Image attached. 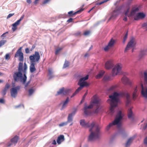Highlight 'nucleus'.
I'll return each instance as SVG.
<instances>
[{
  "label": "nucleus",
  "mask_w": 147,
  "mask_h": 147,
  "mask_svg": "<svg viewBox=\"0 0 147 147\" xmlns=\"http://www.w3.org/2000/svg\"><path fill=\"white\" fill-rule=\"evenodd\" d=\"M119 97H125L126 98V105L127 106L130 103V96L128 93L124 92H114L113 94L109 95V98L108 100V102L111 106L109 114L111 116L114 115L115 113V108L117 107L118 103L120 102Z\"/></svg>",
  "instance_id": "f257e3e1"
},
{
  "label": "nucleus",
  "mask_w": 147,
  "mask_h": 147,
  "mask_svg": "<svg viewBox=\"0 0 147 147\" xmlns=\"http://www.w3.org/2000/svg\"><path fill=\"white\" fill-rule=\"evenodd\" d=\"M80 124L82 126L85 128H90V134L88 136V140L92 142L100 138L101 128L98 124L94 121L90 123L89 122H86L84 119H81L80 121Z\"/></svg>",
  "instance_id": "f03ea898"
},
{
  "label": "nucleus",
  "mask_w": 147,
  "mask_h": 147,
  "mask_svg": "<svg viewBox=\"0 0 147 147\" xmlns=\"http://www.w3.org/2000/svg\"><path fill=\"white\" fill-rule=\"evenodd\" d=\"M123 114L121 111H119L116 115L114 120L110 123L106 127L107 131H108L111 127L113 125H116L119 129V133L120 134L124 135L125 134V130L121 127V121L123 119Z\"/></svg>",
  "instance_id": "7ed1b4c3"
},
{
  "label": "nucleus",
  "mask_w": 147,
  "mask_h": 147,
  "mask_svg": "<svg viewBox=\"0 0 147 147\" xmlns=\"http://www.w3.org/2000/svg\"><path fill=\"white\" fill-rule=\"evenodd\" d=\"M100 100L99 98L95 97L93 100L91 104L89 106L85 105L84 108V114L88 115L91 113L90 109L94 107H95V109L94 110V112L96 113H98L100 110Z\"/></svg>",
  "instance_id": "20e7f679"
},
{
  "label": "nucleus",
  "mask_w": 147,
  "mask_h": 147,
  "mask_svg": "<svg viewBox=\"0 0 147 147\" xmlns=\"http://www.w3.org/2000/svg\"><path fill=\"white\" fill-rule=\"evenodd\" d=\"M13 76L14 81L16 82H18L20 80L23 84H25L26 81L27 76L26 79H24V74L21 72L18 71L14 72Z\"/></svg>",
  "instance_id": "39448f33"
},
{
  "label": "nucleus",
  "mask_w": 147,
  "mask_h": 147,
  "mask_svg": "<svg viewBox=\"0 0 147 147\" xmlns=\"http://www.w3.org/2000/svg\"><path fill=\"white\" fill-rule=\"evenodd\" d=\"M88 77L89 75H87L85 77H82L80 79L78 84V85L80 86V87L76 90V92L78 93L84 86H89L88 84L85 81L88 79Z\"/></svg>",
  "instance_id": "423d86ee"
},
{
  "label": "nucleus",
  "mask_w": 147,
  "mask_h": 147,
  "mask_svg": "<svg viewBox=\"0 0 147 147\" xmlns=\"http://www.w3.org/2000/svg\"><path fill=\"white\" fill-rule=\"evenodd\" d=\"M136 44V42L135 38L133 37L131 38L125 48V52H126L131 48L134 47Z\"/></svg>",
  "instance_id": "0eeeda50"
},
{
  "label": "nucleus",
  "mask_w": 147,
  "mask_h": 147,
  "mask_svg": "<svg viewBox=\"0 0 147 147\" xmlns=\"http://www.w3.org/2000/svg\"><path fill=\"white\" fill-rule=\"evenodd\" d=\"M40 58L39 53L38 52L35 51L34 54L30 56L29 59L31 62H35L38 61Z\"/></svg>",
  "instance_id": "6e6552de"
},
{
  "label": "nucleus",
  "mask_w": 147,
  "mask_h": 147,
  "mask_svg": "<svg viewBox=\"0 0 147 147\" xmlns=\"http://www.w3.org/2000/svg\"><path fill=\"white\" fill-rule=\"evenodd\" d=\"M20 86H18L11 88L10 90L11 96L14 98H15L17 95L18 91L20 90Z\"/></svg>",
  "instance_id": "1a4fd4ad"
},
{
  "label": "nucleus",
  "mask_w": 147,
  "mask_h": 147,
  "mask_svg": "<svg viewBox=\"0 0 147 147\" xmlns=\"http://www.w3.org/2000/svg\"><path fill=\"white\" fill-rule=\"evenodd\" d=\"M22 49V47H21L18 50L15 55V57H17L19 56V60L21 61H24V56L23 54L21 51Z\"/></svg>",
  "instance_id": "9d476101"
},
{
  "label": "nucleus",
  "mask_w": 147,
  "mask_h": 147,
  "mask_svg": "<svg viewBox=\"0 0 147 147\" xmlns=\"http://www.w3.org/2000/svg\"><path fill=\"white\" fill-rule=\"evenodd\" d=\"M121 70V67L119 65H117L115 66L112 69V76H114L115 75L118 74Z\"/></svg>",
  "instance_id": "9b49d317"
},
{
  "label": "nucleus",
  "mask_w": 147,
  "mask_h": 147,
  "mask_svg": "<svg viewBox=\"0 0 147 147\" xmlns=\"http://www.w3.org/2000/svg\"><path fill=\"white\" fill-rule=\"evenodd\" d=\"M121 6H117L114 11L113 13L111 16L109 18V20L112 19H115L118 14V13L121 9Z\"/></svg>",
  "instance_id": "f8f14e48"
},
{
  "label": "nucleus",
  "mask_w": 147,
  "mask_h": 147,
  "mask_svg": "<svg viewBox=\"0 0 147 147\" xmlns=\"http://www.w3.org/2000/svg\"><path fill=\"white\" fill-rule=\"evenodd\" d=\"M115 42V40H114L112 39H111L108 45L104 48V50L105 51H108L109 49L113 46Z\"/></svg>",
  "instance_id": "ddd939ff"
},
{
  "label": "nucleus",
  "mask_w": 147,
  "mask_h": 147,
  "mask_svg": "<svg viewBox=\"0 0 147 147\" xmlns=\"http://www.w3.org/2000/svg\"><path fill=\"white\" fill-rule=\"evenodd\" d=\"M113 66L114 64L111 60L108 61L105 63V67L106 69H110Z\"/></svg>",
  "instance_id": "4468645a"
},
{
  "label": "nucleus",
  "mask_w": 147,
  "mask_h": 147,
  "mask_svg": "<svg viewBox=\"0 0 147 147\" xmlns=\"http://www.w3.org/2000/svg\"><path fill=\"white\" fill-rule=\"evenodd\" d=\"M146 16L143 13L139 12L137 13V15L135 16L134 18V20H138L140 19H143Z\"/></svg>",
  "instance_id": "2eb2a0df"
},
{
  "label": "nucleus",
  "mask_w": 147,
  "mask_h": 147,
  "mask_svg": "<svg viewBox=\"0 0 147 147\" xmlns=\"http://www.w3.org/2000/svg\"><path fill=\"white\" fill-rule=\"evenodd\" d=\"M139 8L138 7H134L131 11L129 14L128 16V17H131L134 16L136 13L139 10Z\"/></svg>",
  "instance_id": "dca6fc26"
},
{
  "label": "nucleus",
  "mask_w": 147,
  "mask_h": 147,
  "mask_svg": "<svg viewBox=\"0 0 147 147\" xmlns=\"http://www.w3.org/2000/svg\"><path fill=\"white\" fill-rule=\"evenodd\" d=\"M48 70V73L47 76L48 80H50L54 78L55 77V76L53 74V72L52 69H49Z\"/></svg>",
  "instance_id": "f3484780"
},
{
  "label": "nucleus",
  "mask_w": 147,
  "mask_h": 147,
  "mask_svg": "<svg viewBox=\"0 0 147 147\" xmlns=\"http://www.w3.org/2000/svg\"><path fill=\"white\" fill-rule=\"evenodd\" d=\"M142 90L141 94L142 96L147 98V88H144L143 85H141Z\"/></svg>",
  "instance_id": "a211bd4d"
},
{
  "label": "nucleus",
  "mask_w": 147,
  "mask_h": 147,
  "mask_svg": "<svg viewBox=\"0 0 147 147\" xmlns=\"http://www.w3.org/2000/svg\"><path fill=\"white\" fill-rule=\"evenodd\" d=\"M127 113L128 118L129 119H131L132 120H134V115L133 112L131 110V107L128 108L127 111Z\"/></svg>",
  "instance_id": "6ab92c4d"
},
{
  "label": "nucleus",
  "mask_w": 147,
  "mask_h": 147,
  "mask_svg": "<svg viewBox=\"0 0 147 147\" xmlns=\"http://www.w3.org/2000/svg\"><path fill=\"white\" fill-rule=\"evenodd\" d=\"M65 140L64 136L63 135H61L59 136L57 140V143L59 144H61V142Z\"/></svg>",
  "instance_id": "aec40b11"
},
{
  "label": "nucleus",
  "mask_w": 147,
  "mask_h": 147,
  "mask_svg": "<svg viewBox=\"0 0 147 147\" xmlns=\"http://www.w3.org/2000/svg\"><path fill=\"white\" fill-rule=\"evenodd\" d=\"M84 9L82 8H81L80 10H78V11L75 12L74 13V11H71L68 12V14L69 15V16H71L74 15H75L78 13H80L81 11H82Z\"/></svg>",
  "instance_id": "412c9836"
},
{
  "label": "nucleus",
  "mask_w": 147,
  "mask_h": 147,
  "mask_svg": "<svg viewBox=\"0 0 147 147\" xmlns=\"http://www.w3.org/2000/svg\"><path fill=\"white\" fill-rule=\"evenodd\" d=\"M27 66L26 64V63H24V68L23 69V71L22 72L24 74V79H26V74L27 73Z\"/></svg>",
  "instance_id": "4be33fe9"
},
{
  "label": "nucleus",
  "mask_w": 147,
  "mask_h": 147,
  "mask_svg": "<svg viewBox=\"0 0 147 147\" xmlns=\"http://www.w3.org/2000/svg\"><path fill=\"white\" fill-rule=\"evenodd\" d=\"M34 62H31V65L30 67V72L32 73L34 72L36 70V68L35 67V64Z\"/></svg>",
  "instance_id": "5701e85b"
},
{
  "label": "nucleus",
  "mask_w": 147,
  "mask_h": 147,
  "mask_svg": "<svg viewBox=\"0 0 147 147\" xmlns=\"http://www.w3.org/2000/svg\"><path fill=\"white\" fill-rule=\"evenodd\" d=\"M134 137H131L128 140L125 144V147H128L129 146L134 140Z\"/></svg>",
  "instance_id": "b1692460"
},
{
  "label": "nucleus",
  "mask_w": 147,
  "mask_h": 147,
  "mask_svg": "<svg viewBox=\"0 0 147 147\" xmlns=\"http://www.w3.org/2000/svg\"><path fill=\"white\" fill-rule=\"evenodd\" d=\"M121 81L122 82L125 84H129L130 83V81L129 79L125 76H124L121 79Z\"/></svg>",
  "instance_id": "393cba45"
},
{
  "label": "nucleus",
  "mask_w": 147,
  "mask_h": 147,
  "mask_svg": "<svg viewBox=\"0 0 147 147\" xmlns=\"http://www.w3.org/2000/svg\"><path fill=\"white\" fill-rule=\"evenodd\" d=\"M137 87L134 88V91L133 93L132 94V97L133 99L135 100L136 98V97L137 96Z\"/></svg>",
  "instance_id": "a878e982"
},
{
  "label": "nucleus",
  "mask_w": 147,
  "mask_h": 147,
  "mask_svg": "<svg viewBox=\"0 0 147 147\" xmlns=\"http://www.w3.org/2000/svg\"><path fill=\"white\" fill-rule=\"evenodd\" d=\"M18 71L22 72L23 71V63L20 62L19 63Z\"/></svg>",
  "instance_id": "bb28decb"
},
{
  "label": "nucleus",
  "mask_w": 147,
  "mask_h": 147,
  "mask_svg": "<svg viewBox=\"0 0 147 147\" xmlns=\"http://www.w3.org/2000/svg\"><path fill=\"white\" fill-rule=\"evenodd\" d=\"M71 92V90L70 89H65L64 88V95H68Z\"/></svg>",
  "instance_id": "cd10ccee"
},
{
  "label": "nucleus",
  "mask_w": 147,
  "mask_h": 147,
  "mask_svg": "<svg viewBox=\"0 0 147 147\" xmlns=\"http://www.w3.org/2000/svg\"><path fill=\"white\" fill-rule=\"evenodd\" d=\"M64 87H63L60 89L57 92V94H56V95L57 96V95H60L61 94L64 95Z\"/></svg>",
  "instance_id": "c85d7f7f"
},
{
  "label": "nucleus",
  "mask_w": 147,
  "mask_h": 147,
  "mask_svg": "<svg viewBox=\"0 0 147 147\" xmlns=\"http://www.w3.org/2000/svg\"><path fill=\"white\" fill-rule=\"evenodd\" d=\"M69 97H67L66 98V100L65 101L63 102V104L61 110L63 109L65 106V105L68 103V102H69Z\"/></svg>",
  "instance_id": "c756f323"
},
{
  "label": "nucleus",
  "mask_w": 147,
  "mask_h": 147,
  "mask_svg": "<svg viewBox=\"0 0 147 147\" xmlns=\"http://www.w3.org/2000/svg\"><path fill=\"white\" fill-rule=\"evenodd\" d=\"M18 139V136H16L12 139H11V141L12 143H15V144L17 143Z\"/></svg>",
  "instance_id": "7c9ffc66"
},
{
  "label": "nucleus",
  "mask_w": 147,
  "mask_h": 147,
  "mask_svg": "<svg viewBox=\"0 0 147 147\" xmlns=\"http://www.w3.org/2000/svg\"><path fill=\"white\" fill-rule=\"evenodd\" d=\"M105 71H101L96 76L97 78H100L102 77L105 74Z\"/></svg>",
  "instance_id": "2f4dec72"
},
{
  "label": "nucleus",
  "mask_w": 147,
  "mask_h": 147,
  "mask_svg": "<svg viewBox=\"0 0 147 147\" xmlns=\"http://www.w3.org/2000/svg\"><path fill=\"white\" fill-rule=\"evenodd\" d=\"M146 51L144 50H142L141 51L139 55V57L140 59L143 58L146 54Z\"/></svg>",
  "instance_id": "473e14b6"
},
{
  "label": "nucleus",
  "mask_w": 147,
  "mask_h": 147,
  "mask_svg": "<svg viewBox=\"0 0 147 147\" xmlns=\"http://www.w3.org/2000/svg\"><path fill=\"white\" fill-rule=\"evenodd\" d=\"M73 117L71 116V114H69L67 118V121L68 123H70L73 121Z\"/></svg>",
  "instance_id": "72a5a7b5"
},
{
  "label": "nucleus",
  "mask_w": 147,
  "mask_h": 147,
  "mask_svg": "<svg viewBox=\"0 0 147 147\" xmlns=\"http://www.w3.org/2000/svg\"><path fill=\"white\" fill-rule=\"evenodd\" d=\"M115 87L114 86H112L110 88H109L107 90V92L108 93H110L111 92H112L114 90V89L115 88Z\"/></svg>",
  "instance_id": "f704fd0d"
},
{
  "label": "nucleus",
  "mask_w": 147,
  "mask_h": 147,
  "mask_svg": "<svg viewBox=\"0 0 147 147\" xmlns=\"http://www.w3.org/2000/svg\"><path fill=\"white\" fill-rule=\"evenodd\" d=\"M109 0H104L100 2H97V3H96V5H101L102 4L104 3L105 2H107Z\"/></svg>",
  "instance_id": "c9c22d12"
},
{
  "label": "nucleus",
  "mask_w": 147,
  "mask_h": 147,
  "mask_svg": "<svg viewBox=\"0 0 147 147\" xmlns=\"http://www.w3.org/2000/svg\"><path fill=\"white\" fill-rule=\"evenodd\" d=\"M69 66V62L68 61L66 60L65 61V63L63 65V68H65Z\"/></svg>",
  "instance_id": "e433bc0d"
},
{
  "label": "nucleus",
  "mask_w": 147,
  "mask_h": 147,
  "mask_svg": "<svg viewBox=\"0 0 147 147\" xmlns=\"http://www.w3.org/2000/svg\"><path fill=\"white\" fill-rule=\"evenodd\" d=\"M129 9H130V7H129L127 8V9L126 11L125 12V16H128L129 14Z\"/></svg>",
  "instance_id": "4c0bfd02"
},
{
  "label": "nucleus",
  "mask_w": 147,
  "mask_h": 147,
  "mask_svg": "<svg viewBox=\"0 0 147 147\" xmlns=\"http://www.w3.org/2000/svg\"><path fill=\"white\" fill-rule=\"evenodd\" d=\"M7 42L5 40H2L0 41V47L3 45Z\"/></svg>",
  "instance_id": "58836bf2"
},
{
  "label": "nucleus",
  "mask_w": 147,
  "mask_h": 147,
  "mask_svg": "<svg viewBox=\"0 0 147 147\" xmlns=\"http://www.w3.org/2000/svg\"><path fill=\"white\" fill-rule=\"evenodd\" d=\"M68 124L67 121L62 123L59 125V126L60 127H62L65 125H66Z\"/></svg>",
  "instance_id": "ea45409f"
},
{
  "label": "nucleus",
  "mask_w": 147,
  "mask_h": 147,
  "mask_svg": "<svg viewBox=\"0 0 147 147\" xmlns=\"http://www.w3.org/2000/svg\"><path fill=\"white\" fill-rule=\"evenodd\" d=\"M34 92V90L32 88L30 89L28 91L29 95L31 96L32 95Z\"/></svg>",
  "instance_id": "a19ab883"
},
{
  "label": "nucleus",
  "mask_w": 147,
  "mask_h": 147,
  "mask_svg": "<svg viewBox=\"0 0 147 147\" xmlns=\"http://www.w3.org/2000/svg\"><path fill=\"white\" fill-rule=\"evenodd\" d=\"M7 90L4 88L2 92V94L3 96H5Z\"/></svg>",
  "instance_id": "79ce46f5"
},
{
  "label": "nucleus",
  "mask_w": 147,
  "mask_h": 147,
  "mask_svg": "<svg viewBox=\"0 0 147 147\" xmlns=\"http://www.w3.org/2000/svg\"><path fill=\"white\" fill-rule=\"evenodd\" d=\"M110 77L109 76H105L103 78L105 81H108L110 80Z\"/></svg>",
  "instance_id": "37998d69"
},
{
  "label": "nucleus",
  "mask_w": 147,
  "mask_h": 147,
  "mask_svg": "<svg viewBox=\"0 0 147 147\" xmlns=\"http://www.w3.org/2000/svg\"><path fill=\"white\" fill-rule=\"evenodd\" d=\"M5 58L7 60H9L10 58L9 54H6L5 56Z\"/></svg>",
  "instance_id": "c03bdc74"
},
{
  "label": "nucleus",
  "mask_w": 147,
  "mask_h": 147,
  "mask_svg": "<svg viewBox=\"0 0 147 147\" xmlns=\"http://www.w3.org/2000/svg\"><path fill=\"white\" fill-rule=\"evenodd\" d=\"M62 48H59L56 49L55 52V54L56 55H57L59 52L61 51L62 49Z\"/></svg>",
  "instance_id": "a18cd8bd"
},
{
  "label": "nucleus",
  "mask_w": 147,
  "mask_h": 147,
  "mask_svg": "<svg viewBox=\"0 0 147 147\" xmlns=\"http://www.w3.org/2000/svg\"><path fill=\"white\" fill-rule=\"evenodd\" d=\"M90 33V32L89 31H86L84 33V34L85 36H88L89 34Z\"/></svg>",
  "instance_id": "49530a36"
},
{
  "label": "nucleus",
  "mask_w": 147,
  "mask_h": 147,
  "mask_svg": "<svg viewBox=\"0 0 147 147\" xmlns=\"http://www.w3.org/2000/svg\"><path fill=\"white\" fill-rule=\"evenodd\" d=\"M9 87L10 85L8 84H6L4 88L7 90Z\"/></svg>",
  "instance_id": "de8ad7c7"
},
{
  "label": "nucleus",
  "mask_w": 147,
  "mask_h": 147,
  "mask_svg": "<svg viewBox=\"0 0 147 147\" xmlns=\"http://www.w3.org/2000/svg\"><path fill=\"white\" fill-rule=\"evenodd\" d=\"M77 111L76 109H75L74 111L72 112V113L69 114H71V116L73 117V116H74L76 113Z\"/></svg>",
  "instance_id": "09e8293b"
},
{
  "label": "nucleus",
  "mask_w": 147,
  "mask_h": 147,
  "mask_svg": "<svg viewBox=\"0 0 147 147\" xmlns=\"http://www.w3.org/2000/svg\"><path fill=\"white\" fill-rule=\"evenodd\" d=\"M14 14V13H9L8 14L7 16V19H8L11 16H13Z\"/></svg>",
  "instance_id": "8fccbe9b"
},
{
  "label": "nucleus",
  "mask_w": 147,
  "mask_h": 147,
  "mask_svg": "<svg viewBox=\"0 0 147 147\" xmlns=\"http://www.w3.org/2000/svg\"><path fill=\"white\" fill-rule=\"evenodd\" d=\"M30 80L29 81H28L26 83H25V84H24L25 85V88H26L28 86L29 84L30 83Z\"/></svg>",
  "instance_id": "3c124183"
},
{
  "label": "nucleus",
  "mask_w": 147,
  "mask_h": 147,
  "mask_svg": "<svg viewBox=\"0 0 147 147\" xmlns=\"http://www.w3.org/2000/svg\"><path fill=\"white\" fill-rule=\"evenodd\" d=\"M50 0H44L42 2L43 4H47L50 1Z\"/></svg>",
  "instance_id": "603ef678"
},
{
  "label": "nucleus",
  "mask_w": 147,
  "mask_h": 147,
  "mask_svg": "<svg viewBox=\"0 0 147 147\" xmlns=\"http://www.w3.org/2000/svg\"><path fill=\"white\" fill-rule=\"evenodd\" d=\"M24 15H23L22 16L20 17V19L18 20V21L20 23V21L24 18Z\"/></svg>",
  "instance_id": "864d4df0"
},
{
  "label": "nucleus",
  "mask_w": 147,
  "mask_h": 147,
  "mask_svg": "<svg viewBox=\"0 0 147 147\" xmlns=\"http://www.w3.org/2000/svg\"><path fill=\"white\" fill-rule=\"evenodd\" d=\"M22 106L23 108H24V105L22 104H19V105H18L17 106H16L15 107L16 108H18Z\"/></svg>",
  "instance_id": "5fc2aeb1"
},
{
  "label": "nucleus",
  "mask_w": 147,
  "mask_h": 147,
  "mask_svg": "<svg viewBox=\"0 0 147 147\" xmlns=\"http://www.w3.org/2000/svg\"><path fill=\"white\" fill-rule=\"evenodd\" d=\"M144 143L145 144L147 145V136L144 140Z\"/></svg>",
  "instance_id": "6e6d98bb"
},
{
  "label": "nucleus",
  "mask_w": 147,
  "mask_h": 147,
  "mask_svg": "<svg viewBox=\"0 0 147 147\" xmlns=\"http://www.w3.org/2000/svg\"><path fill=\"white\" fill-rule=\"evenodd\" d=\"M25 52L27 54L28 53H30L29 49L28 48H26L25 49Z\"/></svg>",
  "instance_id": "4d7b16f0"
},
{
  "label": "nucleus",
  "mask_w": 147,
  "mask_h": 147,
  "mask_svg": "<svg viewBox=\"0 0 147 147\" xmlns=\"http://www.w3.org/2000/svg\"><path fill=\"white\" fill-rule=\"evenodd\" d=\"M127 38V36H124V38H123V43H124L125 42V41H126V40Z\"/></svg>",
  "instance_id": "13d9d810"
},
{
  "label": "nucleus",
  "mask_w": 147,
  "mask_h": 147,
  "mask_svg": "<svg viewBox=\"0 0 147 147\" xmlns=\"http://www.w3.org/2000/svg\"><path fill=\"white\" fill-rule=\"evenodd\" d=\"M142 26L143 27H145L146 28H147V23H144L142 25Z\"/></svg>",
  "instance_id": "bf43d9fd"
},
{
  "label": "nucleus",
  "mask_w": 147,
  "mask_h": 147,
  "mask_svg": "<svg viewBox=\"0 0 147 147\" xmlns=\"http://www.w3.org/2000/svg\"><path fill=\"white\" fill-rule=\"evenodd\" d=\"M73 20V19L71 18H70L67 21V22L69 23L71 22Z\"/></svg>",
  "instance_id": "052dcab7"
},
{
  "label": "nucleus",
  "mask_w": 147,
  "mask_h": 147,
  "mask_svg": "<svg viewBox=\"0 0 147 147\" xmlns=\"http://www.w3.org/2000/svg\"><path fill=\"white\" fill-rule=\"evenodd\" d=\"M20 23L17 20L15 22L13 23L15 25L17 26L19 25Z\"/></svg>",
  "instance_id": "680f3d73"
},
{
  "label": "nucleus",
  "mask_w": 147,
  "mask_h": 147,
  "mask_svg": "<svg viewBox=\"0 0 147 147\" xmlns=\"http://www.w3.org/2000/svg\"><path fill=\"white\" fill-rule=\"evenodd\" d=\"M8 32H5L1 36V37H5V34H8Z\"/></svg>",
  "instance_id": "e2e57ef3"
},
{
  "label": "nucleus",
  "mask_w": 147,
  "mask_h": 147,
  "mask_svg": "<svg viewBox=\"0 0 147 147\" xmlns=\"http://www.w3.org/2000/svg\"><path fill=\"white\" fill-rule=\"evenodd\" d=\"M0 103H4V99L3 98L0 99Z\"/></svg>",
  "instance_id": "0e129e2a"
},
{
  "label": "nucleus",
  "mask_w": 147,
  "mask_h": 147,
  "mask_svg": "<svg viewBox=\"0 0 147 147\" xmlns=\"http://www.w3.org/2000/svg\"><path fill=\"white\" fill-rule=\"evenodd\" d=\"M35 47H36L35 45H32L31 49H30V51H31L32 50H33V49L35 48Z\"/></svg>",
  "instance_id": "69168bd1"
},
{
  "label": "nucleus",
  "mask_w": 147,
  "mask_h": 147,
  "mask_svg": "<svg viewBox=\"0 0 147 147\" xmlns=\"http://www.w3.org/2000/svg\"><path fill=\"white\" fill-rule=\"evenodd\" d=\"M39 0H35L33 2V3L35 5H36L38 3V1H39Z\"/></svg>",
  "instance_id": "338daca9"
},
{
  "label": "nucleus",
  "mask_w": 147,
  "mask_h": 147,
  "mask_svg": "<svg viewBox=\"0 0 147 147\" xmlns=\"http://www.w3.org/2000/svg\"><path fill=\"white\" fill-rule=\"evenodd\" d=\"M28 4H30L32 3L31 0H26Z\"/></svg>",
  "instance_id": "774afa93"
}]
</instances>
